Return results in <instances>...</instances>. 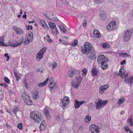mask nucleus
<instances>
[{
  "label": "nucleus",
  "mask_w": 133,
  "mask_h": 133,
  "mask_svg": "<svg viewBox=\"0 0 133 133\" xmlns=\"http://www.w3.org/2000/svg\"><path fill=\"white\" fill-rule=\"evenodd\" d=\"M56 119L58 121H60V118L59 116V115H58L56 116L55 117Z\"/></svg>",
  "instance_id": "53"
},
{
  "label": "nucleus",
  "mask_w": 133,
  "mask_h": 133,
  "mask_svg": "<svg viewBox=\"0 0 133 133\" xmlns=\"http://www.w3.org/2000/svg\"><path fill=\"white\" fill-rule=\"evenodd\" d=\"M33 98L36 99H37L39 97V92L36 91H34L33 93Z\"/></svg>",
  "instance_id": "24"
},
{
  "label": "nucleus",
  "mask_w": 133,
  "mask_h": 133,
  "mask_svg": "<svg viewBox=\"0 0 133 133\" xmlns=\"http://www.w3.org/2000/svg\"><path fill=\"white\" fill-rule=\"evenodd\" d=\"M37 72H42V70H41L40 69H37Z\"/></svg>",
  "instance_id": "64"
},
{
  "label": "nucleus",
  "mask_w": 133,
  "mask_h": 133,
  "mask_svg": "<svg viewBox=\"0 0 133 133\" xmlns=\"http://www.w3.org/2000/svg\"><path fill=\"white\" fill-rule=\"evenodd\" d=\"M128 76V73L126 74L124 76L125 78V79H126V77Z\"/></svg>",
  "instance_id": "61"
},
{
  "label": "nucleus",
  "mask_w": 133,
  "mask_h": 133,
  "mask_svg": "<svg viewBox=\"0 0 133 133\" xmlns=\"http://www.w3.org/2000/svg\"><path fill=\"white\" fill-rule=\"evenodd\" d=\"M24 102L26 103L27 105H30L32 104V102L30 99L29 96L28 95H26L24 97Z\"/></svg>",
  "instance_id": "12"
},
{
  "label": "nucleus",
  "mask_w": 133,
  "mask_h": 133,
  "mask_svg": "<svg viewBox=\"0 0 133 133\" xmlns=\"http://www.w3.org/2000/svg\"><path fill=\"white\" fill-rule=\"evenodd\" d=\"M84 102V101L79 102L78 101L75 100V103L74 104V107L75 109L78 108L79 107L80 105H81Z\"/></svg>",
  "instance_id": "13"
},
{
  "label": "nucleus",
  "mask_w": 133,
  "mask_h": 133,
  "mask_svg": "<svg viewBox=\"0 0 133 133\" xmlns=\"http://www.w3.org/2000/svg\"><path fill=\"white\" fill-rule=\"evenodd\" d=\"M75 79L76 81L72 83V85L74 88H77L80 85L82 79L80 76L78 75L76 76Z\"/></svg>",
  "instance_id": "4"
},
{
  "label": "nucleus",
  "mask_w": 133,
  "mask_h": 133,
  "mask_svg": "<svg viewBox=\"0 0 133 133\" xmlns=\"http://www.w3.org/2000/svg\"><path fill=\"white\" fill-rule=\"evenodd\" d=\"M87 20L86 19L84 20L83 23V26L84 27H85L86 26Z\"/></svg>",
  "instance_id": "50"
},
{
  "label": "nucleus",
  "mask_w": 133,
  "mask_h": 133,
  "mask_svg": "<svg viewBox=\"0 0 133 133\" xmlns=\"http://www.w3.org/2000/svg\"><path fill=\"white\" fill-rule=\"evenodd\" d=\"M88 54H89V58L92 59H95L96 58V55L94 51L92 50L91 53Z\"/></svg>",
  "instance_id": "18"
},
{
  "label": "nucleus",
  "mask_w": 133,
  "mask_h": 133,
  "mask_svg": "<svg viewBox=\"0 0 133 133\" xmlns=\"http://www.w3.org/2000/svg\"><path fill=\"white\" fill-rule=\"evenodd\" d=\"M0 85L1 86L4 87L5 88L7 86V85L5 83H1L0 84Z\"/></svg>",
  "instance_id": "49"
},
{
  "label": "nucleus",
  "mask_w": 133,
  "mask_h": 133,
  "mask_svg": "<svg viewBox=\"0 0 133 133\" xmlns=\"http://www.w3.org/2000/svg\"><path fill=\"white\" fill-rule=\"evenodd\" d=\"M102 0H95V2L96 3H99L101 2Z\"/></svg>",
  "instance_id": "55"
},
{
  "label": "nucleus",
  "mask_w": 133,
  "mask_h": 133,
  "mask_svg": "<svg viewBox=\"0 0 133 133\" xmlns=\"http://www.w3.org/2000/svg\"><path fill=\"white\" fill-rule=\"evenodd\" d=\"M43 54L38 52L36 56V59L38 61L40 60L43 58Z\"/></svg>",
  "instance_id": "25"
},
{
  "label": "nucleus",
  "mask_w": 133,
  "mask_h": 133,
  "mask_svg": "<svg viewBox=\"0 0 133 133\" xmlns=\"http://www.w3.org/2000/svg\"><path fill=\"white\" fill-rule=\"evenodd\" d=\"M100 16L101 19L103 20L105 19L107 16L104 13H101L100 15Z\"/></svg>",
  "instance_id": "32"
},
{
  "label": "nucleus",
  "mask_w": 133,
  "mask_h": 133,
  "mask_svg": "<svg viewBox=\"0 0 133 133\" xmlns=\"http://www.w3.org/2000/svg\"><path fill=\"white\" fill-rule=\"evenodd\" d=\"M102 47L105 48H109L110 47V44L106 43H103L102 44Z\"/></svg>",
  "instance_id": "28"
},
{
  "label": "nucleus",
  "mask_w": 133,
  "mask_h": 133,
  "mask_svg": "<svg viewBox=\"0 0 133 133\" xmlns=\"http://www.w3.org/2000/svg\"><path fill=\"white\" fill-rule=\"evenodd\" d=\"M94 37L96 38H99L101 37L100 32L97 30H95L93 33Z\"/></svg>",
  "instance_id": "19"
},
{
  "label": "nucleus",
  "mask_w": 133,
  "mask_h": 133,
  "mask_svg": "<svg viewBox=\"0 0 133 133\" xmlns=\"http://www.w3.org/2000/svg\"><path fill=\"white\" fill-rule=\"evenodd\" d=\"M49 25L50 27L52 29H54L56 25L54 23H52L51 22H49Z\"/></svg>",
  "instance_id": "27"
},
{
  "label": "nucleus",
  "mask_w": 133,
  "mask_h": 133,
  "mask_svg": "<svg viewBox=\"0 0 133 133\" xmlns=\"http://www.w3.org/2000/svg\"><path fill=\"white\" fill-rule=\"evenodd\" d=\"M39 23L40 25H42V26L44 27V28L46 29H48V27L46 24L45 21L43 20H41L39 22Z\"/></svg>",
  "instance_id": "17"
},
{
  "label": "nucleus",
  "mask_w": 133,
  "mask_h": 133,
  "mask_svg": "<svg viewBox=\"0 0 133 133\" xmlns=\"http://www.w3.org/2000/svg\"><path fill=\"white\" fill-rule=\"evenodd\" d=\"M62 44H64V45H68V43L66 42H63L62 43Z\"/></svg>",
  "instance_id": "63"
},
{
  "label": "nucleus",
  "mask_w": 133,
  "mask_h": 133,
  "mask_svg": "<svg viewBox=\"0 0 133 133\" xmlns=\"http://www.w3.org/2000/svg\"><path fill=\"white\" fill-rule=\"evenodd\" d=\"M32 37H31V34H29L28 35V36L27 37H26L27 38H28L29 39V40L31 41L33 39V36L32 35Z\"/></svg>",
  "instance_id": "45"
},
{
  "label": "nucleus",
  "mask_w": 133,
  "mask_h": 133,
  "mask_svg": "<svg viewBox=\"0 0 133 133\" xmlns=\"http://www.w3.org/2000/svg\"><path fill=\"white\" fill-rule=\"evenodd\" d=\"M99 129L97 126L92 124L90 126V130L92 133H99L98 129Z\"/></svg>",
  "instance_id": "8"
},
{
  "label": "nucleus",
  "mask_w": 133,
  "mask_h": 133,
  "mask_svg": "<svg viewBox=\"0 0 133 133\" xmlns=\"http://www.w3.org/2000/svg\"><path fill=\"white\" fill-rule=\"evenodd\" d=\"M60 29L64 32H66V29H65L64 27L62 25H60L59 26Z\"/></svg>",
  "instance_id": "34"
},
{
  "label": "nucleus",
  "mask_w": 133,
  "mask_h": 133,
  "mask_svg": "<svg viewBox=\"0 0 133 133\" xmlns=\"http://www.w3.org/2000/svg\"><path fill=\"white\" fill-rule=\"evenodd\" d=\"M125 54V53H119V56H122L123 57H124V56Z\"/></svg>",
  "instance_id": "57"
},
{
  "label": "nucleus",
  "mask_w": 133,
  "mask_h": 133,
  "mask_svg": "<svg viewBox=\"0 0 133 133\" xmlns=\"http://www.w3.org/2000/svg\"><path fill=\"white\" fill-rule=\"evenodd\" d=\"M14 73L15 76L16 77V80L17 81H18L19 79H20V76L18 75V74L16 73L14 71Z\"/></svg>",
  "instance_id": "35"
},
{
  "label": "nucleus",
  "mask_w": 133,
  "mask_h": 133,
  "mask_svg": "<svg viewBox=\"0 0 133 133\" xmlns=\"http://www.w3.org/2000/svg\"><path fill=\"white\" fill-rule=\"evenodd\" d=\"M82 71L83 73L82 74V75L84 76L87 74V70L85 68H83L82 69Z\"/></svg>",
  "instance_id": "33"
},
{
  "label": "nucleus",
  "mask_w": 133,
  "mask_h": 133,
  "mask_svg": "<svg viewBox=\"0 0 133 133\" xmlns=\"http://www.w3.org/2000/svg\"><path fill=\"white\" fill-rule=\"evenodd\" d=\"M4 80L6 83L8 84L10 83V80L6 77H4Z\"/></svg>",
  "instance_id": "42"
},
{
  "label": "nucleus",
  "mask_w": 133,
  "mask_h": 133,
  "mask_svg": "<svg viewBox=\"0 0 133 133\" xmlns=\"http://www.w3.org/2000/svg\"><path fill=\"white\" fill-rule=\"evenodd\" d=\"M78 41L76 39H75L74 42L72 43V45L73 46H75L76 45H77L78 44Z\"/></svg>",
  "instance_id": "44"
},
{
  "label": "nucleus",
  "mask_w": 133,
  "mask_h": 133,
  "mask_svg": "<svg viewBox=\"0 0 133 133\" xmlns=\"http://www.w3.org/2000/svg\"><path fill=\"white\" fill-rule=\"evenodd\" d=\"M75 73L74 69L71 68V69L68 72V76L69 77H72L74 76Z\"/></svg>",
  "instance_id": "16"
},
{
  "label": "nucleus",
  "mask_w": 133,
  "mask_h": 133,
  "mask_svg": "<svg viewBox=\"0 0 133 133\" xmlns=\"http://www.w3.org/2000/svg\"><path fill=\"white\" fill-rule=\"evenodd\" d=\"M57 85L55 82H50L49 85V88L51 92H54V90L56 88Z\"/></svg>",
  "instance_id": "11"
},
{
  "label": "nucleus",
  "mask_w": 133,
  "mask_h": 133,
  "mask_svg": "<svg viewBox=\"0 0 133 133\" xmlns=\"http://www.w3.org/2000/svg\"><path fill=\"white\" fill-rule=\"evenodd\" d=\"M69 98L68 97H65L62 99V103L61 105L63 107V109H64L65 107L67 105L69 102Z\"/></svg>",
  "instance_id": "9"
},
{
  "label": "nucleus",
  "mask_w": 133,
  "mask_h": 133,
  "mask_svg": "<svg viewBox=\"0 0 133 133\" xmlns=\"http://www.w3.org/2000/svg\"><path fill=\"white\" fill-rule=\"evenodd\" d=\"M124 82L128 83L130 86H132V84H133V76L131 77L128 79H125Z\"/></svg>",
  "instance_id": "14"
},
{
  "label": "nucleus",
  "mask_w": 133,
  "mask_h": 133,
  "mask_svg": "<svg viewBox=\"0 0 133 133\" xmlns=\"http://www.w3.org/2000/svg\"><path fill=\"white\" fill-rule=\"evenodd\" d=\"M30 118L35 123H39L41 120V115L38 111H34L30 114Z\"/></svg>",
  "instance_id": "3"
},
{
  "label": "nucleus",
  "mask_w": 133,
  "mask_h": 133,
  "mask_svg": "<svg viewBox=\"0 0 133 133\" xmlns=\"http://www.w3.org/2000/svg\"><path fill=\"white\" fill-rule=\"evenodd\" d=\"M55 31H54V33H56L57 34H58L59 32L57 28H55Z\"/></svg>",
  "instance_id": "52"
},
{
  "label": "nucleus",
  "mask_w": 133,
  "mask_h": 133,
  "mask_svg": "<svg viewBox=\"0 0 133 133\" xmlns=\"http://www.w3.org/2000/svg\"><path fill=\"white\" fill-rule=\"evenodd\" d=\"M126 63V61L125 60H123V61H122L121 62V65H123Z\"/></svg>",
  "instance_id": "56"
},
{
  "label": "nucleus",
  "mask_w": 133,
  "mask_h": 133,
  "mask_svg": "<svg viewBox=\"0 0 133 133\" xmlns=\"http://www.w3.org/2000/svg\"><path fill=\"white\" fill-rule=\"evenodd\" d=\"M22 18H24L25 19H26V14H25L23 16Z\"/></svg>",
  "instance_id": "60"
},
{
  "label": "nucleus",
  "mask_w": 133,
  "mask_h": 133,
  "mask_svg": "<svg viewBox=\"0 0 133 133\" xmlns=\"http://www.w3.org/2000/svg\"><path fill=\"white\" fill-rule=\"evenodd\" d=\"M44 112L45 116L47 117H49V108L48 107H45L44 109Z\"/></svg>",
  "instance_id": "23"
},
{
  "label": "nucleus",
  "mask_w": 133,
  "mask_h": 133,
  "mask_svg": "<svg viewBox=\"0 0 133 133\" xmlns=\"http://www.w3.org/2000/svg\"><path fill=\"white\" fill-rule=\"evenodd\" d=\"M17 128L19 129L22 130L23 129V125L21 123H19L17 125Z\"/></svg>",
  "instance_id": "40"
},
{
  "label": "nucleus",
  "mask_w": 133,
  "mask_h": 133,
  "mask_svg": "<svg viewBox=\"0 0 133 133\" xmlns=\"http://www.w3.org/2000/svg\"><path fill=\"white\" fill-rule=\"evenodd\" d=\"M127 124L130 127H132L133 125V118L129 117L127 119Z\"/></svg>",
  "instance_id": "20"
},
{
  "label": "nucleus",
  "mask_w": 133,
  "mask_h": 133,
  "mask_svg": "<svg viewBox=\"0 0 133 133\" xmlns=\"http://www.w3.org/2000/svg\"><path fill=\"white\" fill-rule=\"evenodd\" d=\"M45 123V121L44 120L43 121L40 125H44Z\"/></svg>",
  "instance_id": "59"
},
{
  "label": "nucleus",
  "mask_w": 133,
  "mask_h": 133,
  "mask_svg": "<svg viewBox=\"0 0 133 133\" xmlns=\"http://www.w3.org/2000/svg\"><path fill=\"white\" fill-rule=\"evenodd\" d=\"M91 120V117L89 115H87L85 118V120L86 121V122H88L89 121H90Z\"/></svg>",
  "instance_id": "37"
},
{
  "label": "nucleus",
  "mask_w": 133,
  "mask_h": 133,
  "mask_svg": "<svg viewBox=\"0 0 133 133\" xmlns=\"http://www.w3.org/2000/svg\"><path fill=\"white\" fill-rule=\"evenodd\" d=\"M52 66V70L55 69L57 66V64L56 62H54L53 64H51Z\"/></svg>",
  "instance_id": "39"
},
{
  "label": "nucleus",
  "mask_w": 133,
  "mask_h": 133,
  "mask_svg": "<svg viewBox=\"0 0 133 133\" xmlns=\"http://www.w3.org/2000/svg\"><path fill=\"white\" fill-rule=\"evenodd\" d=\"M39 128L41 131H42L44 130L45 127L44 125H40Z\"/></svg>",
  "instance_id": "43"
},
{
  "label": "nucleus",
  "mask_w": 133,
  "mask_h": 133,
  "mask_svg": "<svg viewBox=\"0 0 133 133\" xmlns=\"http://www.w3.org/2000/svg\"><path fill=\"white\" fill-rule=\"evenodd\" d=\"M82 52L85 55L89 54L92 52L93 47L90 43L86 42L85 43L84 46L80 47Z\"/></svg>",
  "instance_id": "2"
},
{
  "label": "nucleus",
  "mask_w": 133,
  "mask_h": 133,
  "mask_svg": "<svg viewBox=\"0 0 133 133\" xmlns=\"http://www.w3.org/2000/svg\"><path fill=\"white\" fill-rule=\"evenodd\" d=\"M105 88H104L102 86H101L99 89V92L101 94L103 93L104 91Z\"/></svg>",
  "instance_id": "38"
},
{
  "label": "nucleus",
  "mask_w": 133,
  "mask_h": 133,
  "mask_svg": "<svg viewBox=\"0 0 133 133\" xmlns=\"http://www.w3.org/2000/svg\"><path fill=\"white\" fill-rule=\"evenodd\" d=\"M125 101V99L124 98H122L119 99L117 102V104L118 105H120L121 104L123 103Z\"/></svg>",
  "instance_id": "30"
},
{
  "label": "nucleus",
  "mask_w": 133,
  "mask_h": 133,
  "mask_svg": "<svg viewBox=\"0 0 133 133\" xmlns=\"http://www.w3.org/2000/svg\"><path fill=\"white\" fill-rule=\"evenodd\" d=\"M18 108L17 107H15L12 110L13 112L15 114H16L17 112L18 111Z\"/></svg>",
  "instance_id": "36"
},
{
  "label": "nucleus",
  "mask_w": 133,
  "mask_h": 133,
  "mask_svg": "<svg viewBox=\"0 0 133 133\" xmlns=\"http://www.w3.org/2000/svg\"><path fill=\"white\" fill-rule=\"evenodd\" d=\"M98 72V71L97 68H94L92 69L91 71L92 76H96L97 75V73Z\"/></svg>",
  "instance_id": "22"
},
{
  "label": "nucleus",
  "mask_w": 133,
  "mask_h": 133,
  "mask_svg": "<svg viewBox=\"0 0 133 133\" xmlns=\"http://www.w3.org/2000/svg\"><path fill=\"white\" fill-rule=\"evenodd\" d=\"M50 20L53 21H57L58 20L57 18L53 14L51 15L50 16Z\"/></svg>",
  "instance_id": "26"
},
{
  "label": "nucleus",
  "mask_w": 133,
  "mask_h": 133,
  "mask_svg": "<svg viewBox=\"0 0 133 133\" xmlns=\"http://www.w3.org/2000/svg\"><path fill=\"white\" fill-rule=\"evenodd\" d=\"M107 101H103L101 99H98L95 104L96 109H98L99 108L101 109L107 103Z\"/></svg>",
  "instance_id": "5"
},
{
  "label": "nucleus",
  "mask_w": 133,
  "mask_h": 133,
  "mask_svg": "<svg viewBox=\"0 0 133 133\" xmlns=\"http://www.w3.org/2000/svg\"><path fill=\"white\" fill-rule=\"evenodd\" d=\"M124 68L122 67L120 69L119 72V76H122L124 73V71L123 69Z\"/></svg>",
  "instance_id": "29"
},
{
  "label": "nucleus",
  "mask_w": 133,
  "mask_h": 133,
  "mask_svg": "<svg viewBox=\"0 0 133 133\" xmlns=\"http://www.w3.org/2000/svg\"><path fill=\"white\" fill-rule=\"evenodd\" d=\"M12 28L15 31L17 35H20L24 34V32L23 29L18 28L16 26H13Z\"/></svg>",
  "instance_id": "10"
},
{
  "label": "nucleus",
  "mask_w": 133,
  "mask_h": 133,
  "mask_svg": "<svg viewBox=\"0 0 133 133\" xmlns=\"http://www.w3.org/2000/svg\"><path fill=\"white\" fill-rule=\"evenodd\" d=\"M109 61L107 57H105L103 55H100L98 57L97 62L98 64L101 66L103 70H105L107 69L108 67V65L107 63Z\"/></svg>",
  "instance_id": "1"
},
{
  "label": "nucleus",
  "mask_w": 133,
  "mask_h": 133,
  "mask_svg": "<svg viewBox=\"0 0 133 133\" xmlns=\"http://www.w3.org/2000/svg\"><path fill=\"white\" fill-rule=\"evenodd\" d=\"M49 79V78H47L45 81L42 83H38V87H42L46 85Z\"/></svg>",
  "instance_id": "21"
},
{
  "label": "nucleus",
  "mask_w": 133,
  "mask_h": 133,
  "mask_svg": "<svg viewBox=\"0 0 133 133\" xmlns=\"http://www.w3.org/2000/svg\"><path fill=\"white\" fill-rule=\"evenodd\" d=\"M46 48H43L39 52V53L43 54L46 51Z\"/></svg>",
  "instance_id": "41"
},
{
  "label": "nucleus",
  "mask_w": 133,
  "mask_h": 133,
  "mask_svg": "<svg viewBox=\"0 0 133 133\" xmlns=\"http://www.w3.org/2000/svg\"><path fill=\"white\" fill-rule=\"evenodd\" d=\"M125 131L127 132H128L130 130L128 126H126L125 127Z\"/></svg>",
  "instance_id": "48"
},
{
  "label": "nucleus",
  "mask_w": 133,
  "mask_h": 133,
  "mask_svg": "<svg viewBox=\"0 0 133 133\" xmlns=\"http://www.w3.org/2000/svg\"><path fill=\"white\" fill-rule=\"evenodd\" d=\"M104 88H105V90H106L107 88H108L109 87V85H106L103 86H102Z\"/></svg>",
  "instance_id": "58"
},
{
  "label": "nucleus",
  "mask_w": 133,
  "mask_h": 133,
  "mask_svg": "<svg viewBox=\"0 0 133 133\" xmlns=\"http://www.w3.org/2000/svg\"><path fill=\"white\" fill-rule=\"evenodd\" d=\"M23 41H22L18 43H13L9 41L8 43V44H6L5 46H7L11 45L12 47H16L18 45L21 44L22 43Z\"/></svg>",
  "instance_id": "15"
},
{
  "label": "nucleus",
  "mask_w": 133,
  "mask_h": 133,
  "mask_svg": "<svg viewBox=\"0 0 133 133\" xmlns=\"http://www.w3.org/2000/svg\"><path fill=\"white\" fill-rule=\"evenodd\" d=\"M30 30H31L32 28V26L31 25H30V26L28 25V27L26 29L27 30H29L30 28Z\"/></svg>",
  "instance_id": "54"
},
{
  "label": "nucleus",
  "mask_w": 133,
  "mask_h": 133,
  "mask_svg": "<svg viewBox=\"0 0 133 133\" xmlns=\"http://www.w3.org/2000/svg\"><path fill=\"white\" fill-rule=\"evenodd\" d=\"M116 28V22L112 21L107 26V28L108 30H114Z\"/></svg>",
  "instance_id": "6"
},
{
  "label": "nucleus",
  "mask_w": 133,
  "mask_h": 133,
  "mask_svg": "<svg viewBox=\"0 0 133 133\" xmlns=\"http://www.w3.org/2000/svg\"><path fill=\"white\" fill-rule=\"evenodd\" d=\"M94 104L92 103H91L89 104L88 107L89 109H91L92 108V107H94Z\"/></svg>",
  "instance_id": "51"
},
{
  "label": "nucleus",
  "mask_w": 133,
  "mask_h": 133,
  "mask_svg": "<svg viewBox=\"0 0 133 133\" xmlns=\"http://www.w3.org/2000/svg\"><path fill=\"white\" fill-rule=\"evenodd\" d=\"M4 37H0V40L2 41H3L4 40ZM6 44H5L4 43L0 41V45L3 46H5Z\"/></svg>",
  "instance_id": "31"
},
{
  "label": "nucleus",
  "mask_w": 133,
  "mask_h": 133,
  "mask_svg": "<svg viewBox=\"0 0 133 133\" xmlns=\"http://www.w3.org/2000/svg\"><path fill=\"white\" fill-rule=\"evenodd\" d=\"M4 56L5 57H6L7 59H6V61H8L9 60V59L10 58V57L8 55V54H4Z\"/></svg>",
  "instance_id": "47"
},
{
  "label": "nucleus",
  "mask_w": 133,
  "mask_h": 133,
  "mask_svg": "<svg viewBox=\"0 0 133 133\" xmlns=\"http://www.w3.org/2000/svg\"><path fill=\"white\" fill-rule=\"evenodd\" d=\"M30 41L29 40V39L28 38L26 37L25 38V41L24 42V44H25L29 43L30 42Z\"/></svg>",
  "instance_id": "46"
},
{
  "label": "nucleus",
  "mask_w": 133,
  "mask_h": 133,
  "mask_svg": "<svg viewBox=\"0 0 133 133\" xmlns=\"http://www.w3.org/2000/svg\"><path fill=\"white\" fill-rule=\"evenodd\" d=\"M47 41L48 42L50 43L52 42V40L51 39L49 38V39L47 40Z\"/></svg>",
  "instance_id": "62"
},
{
  "label": "nucleus",
  "mask_w": 133,
  "mask_h": 133,
  "mask_svg": "<svg viewBox=\"0 0 133 133\" xmlns=\"http://www.w3.org/2000/svg\"><path fill=\"white\" fill-rule=\"evenodd\" d=\"M132 32L131 30H128L125 32L124 36V41L127 42L129 39Z\"/></svg>",
  "instance_id": "7"
}]
</instances>
